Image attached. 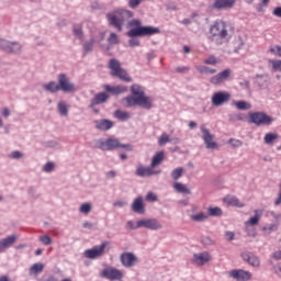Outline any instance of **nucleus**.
Instances as JSON below:
<instances>
[{
    "label": "nucleus",
    "mask_w": 281,
    "mask_h": 281,
    "mask_svg": "<svg viewBox=\"0 0 281 281\" xmlns=\"http://www.w3.org/2000/svg\"><path fill=\"white\" fill-rule=\"evenodd\" d=\"M131 29L127 32V36H130L128 45L130 47H139V41L137 36H155V34H161V30L155 26H142V20H131L128 22Z\"/></svg>",
    "instance_id": "nucleus-1"
},
{
    "label": "nucleus",
    "mask_w": 281,
    "mask_h": 281,
    "mask_svg": "<svg viewBox=\"0 0 281 281\" xmlns=\"http://www.w3.org/2000/svg\"><path fill=\"white\" fill-rule=\"evenodd\" d=\"M209 38L215 43V45H224V43H229L232 38V33H229V26L223 21H215L209 33Z\"/></svg>",
    "instance_id": "nucleus-2"
},
{
    "label": "nucleus",
    "mask_w": 281,
    "mask_h": 281,
    "mask_svg": "<svg viewBox=\"0 0 281 281\" xmlns=\"http://www.w3.org/2000/svg\"><path fill=\"white\" fill-rule=\"evenodd\" d=\"M128 19H133V11L126 9H116L110 13H106V20L109 25L115 27L117 32H122V27Z\"/></svg>",
    "instance_id": "nucleus-3"
},
{
    "label": "nucleus",
    "mask_w": 281,
    "mask_h": 281,
    "mask_svg": "<svg viewBox=\"0 0 281 281\" xmlns=\"http://www.w3.org/2000/svg\"><path fill=\"white\" fill-rule=\"evenodd\" d=\"M109 69L111 76L114 78H120L123 82H132V78L128 76V72H126V69L122 68V64H120V60L112 58L109 60Z\"/></svg>",
    "instance_id": "nucleus-4"
},
{
    "label": "nucleus",
    "mask_w": 281,
    "mask_h": 281,
    "mask_svg": "<svg viewBox=\"0 0 281 281\" xmlns=\"http://www.w3.org/2000/svg\"><path fill=\"white\" fill-rule=\"evenodd\" d=\"M0 49L5 54H13V56H20L23 54V44L16 41L5 40L0 37Z\"/></svg>",
    "instance_id": "nucleus-5"
},
{
    "label": "nucleus",
    "mask_w": 281,
    "mask_h": 281,
    "mask_svg": "<svg viewBox=\"0 0 281 281\" xmlns=\"http://www.w3.org/2000/svg\"><path fill=\"white\" fill-rule=\"evenodd\" d=\"M95 148H99V150H115V148L130 150L131 145L122 144L117 138H108L106 140H95Z\"/></svg>",
    "instance_id": "nucleus-6"
},
{
    "label": "nucleus",
    "mask_w": 281,
    "mask_h": 281,
    "mask_svg": "<svg viewBox=\"0 0 281 281\" xmlns=\"http://www.w3.org/2000/svg\"><path fill=\"white\" fill-rule=\"evenodd\" d=\"M248 122L256 126H270V124H273V117L269 116L265 112H251L248 115Z\"/></svg>",
    "instance_id": "nucleus-7"
},
{
    "label": "nucleus",
    "mask_w": 281,
    "mask_h": 281,
    "mask_svg": "<svg viewBox=\"0 0 281 281\" xmlns=\"http://www.w3.org/2000/svg\"><path fill=\"white\" fill-rule=\"evenodd\" d=\"M57 80L59 85V91H63L64 93H72L76 91V85L69 80V77H67L66 74H59Z\"/></svg>",
    "instance_id": "nucleus-8"
},
{
    "label": "nucleus",
    "mask_w": 281,
    "mask_h": 281,
    "mask_svg": "<svg viewBox=\"0 0 281 281\" xmlns=\"http://www.w3.org/2000/svg\"><path fill=\"white\" fill-rule=\"evenodd\" d=\"M101 278H105V280L117 281L124 278V272L117 268L108 267L101 271Z\"/></svg>",
    "instance_id": "nucleus-9"
},
{
    "label": "nucleus",
    "mask_w": 281,
    "mask_h": 281,
    "mask_svg": "<svg viewBox=\"0 0 281 281\" xmlns=\"http://www.w3.org/2000/svg\"><path fill=\"white\" fill-rule=\"evenodd\" d=\"M104 249H106V243H102L99 246H94L91 249L85 250L83 256L89 260H98V258L104 256Z\"/></svg>",
    "instance_id": "nucleus-10"
},
{
    "label": "nucleus",
    "mask_w": 281,
    "mask_h": 281,
    "mask_svg": "<svg viewBox=\"0 0 281 281\" xmlns=\"http://www.w3.org/2000/svg\"><path fill=\"white\" fill-rule=\"evenodd\" d=\"M200 130L202 133V139L206 148H209V150H214L215 148H218V145L216 144V142H214V135L210 133V130H207L205 124L201 125Z\"/></svg>",
    "instance_id": "nucleus-11"
},
{
    "label": "nucleus",
    "mask_w": 281,
    "mask_h": 281,
    "mask_svg": "<svg viewBox=\"0 0 281 281\" xmlns=\"http://www.w3.org/2000/svg\"><path fill=\"white\" fill-rule=\"evenodd\" d=\"M232 99V94L227 91H217L214 92L211 102L213 106H223V104H227V101Z\"/></svg>",
    "instance_id": "nucleus-12"
},
{
    "label": "nucleus",
    "mask_w": 281,
    "mask_h": 281,
    "mask_svg": "<svg viewBox=\"0 0 281 281\" xmlns=\"http://www.w3.org/2000/svg\"><path fill=\"white\" fill-rule=\"evenodd\" d=\"M120 260H121V265L123 267H125V269H131L139 262V259L133 252H123V254H121Z\"/></svg>",
    "instance_id": "nucleus-13"
},
{
    "label": "nucleus",
    "mask_w": 281,
    "mask_h": 281,
    "mask_svg": "<svg viewBox=\"0 0 281 281\" xmlns=\"http://www.w3.org/2000/svg\"><path fill=\"white\" fill-rule=\"evenodd\" d=\"M138 227H145V229L155 232L157 229H162L164 225H161L157 218H143L138 221Z\"/></svg>",
    "instance_id": "nucleus-14"
},
{
    "label": "nucleus",
    "mask_w": 281,
    "mask_h": 281,
    "mask_svg": "<svg viewBox=\"0 0 281 281\" xmlns=\"http://www.w3.org/2000/svg\"><path fill=\"white\" fill-rule=\"evenodd\" d=\"M229 278H233V280L236 281H249L252 278L251 272L243 270V269H235L228 271Z\"/></svg>",
    "instance_id": "nucleus-15"
},
{
    "label": "nucleus",
    "mask_w": 281,
    "mask_h": 281,
    "mask_svg": "<svg viewBox=\"0 0 281 281\" xmlns=\"http://www.w3.org/2000/svg\"><path fill=\"white\" fill-rule=\"evenodd\" d=\"M135 173H136V177L146 178V177H153V175H160L161 170H155L151 165L150 167L138 165Z\"/></svg>",
    "instance_id": "nucleus-16"
},
{
    "label": "nucleus",
    "mask_w": 281,
    "mask_h": 281,
    "mask_svg": "<svg viewBox=\"0 0 281 281\" xmlns=\"http://www.w3.org/2000/svg\"><path fill=\"white\" fill-rule=\"evenodd\" d=\"M14 243H16V235H9L2 239H0V254H5V251H8V249H10V247H12V245H14Z\"/></svg>",
    "instance_id": "nucleus-17"
},
{
    "label": "nucleus",
    "mask_w": 281,
    "mask_h": 281,
    "mask_svg": "<svg viewBox=\"0 0 281 281\" xmlns=\"http://www.w3.org/2000/svg\"><path fill=\"white\" fill-rule=\"evenodd\" d=\"M212 260V256H210V252L203 251V252H198L193 255V262L198 267H203V265H207Z\"/></svg>",
    "instance_id": "nucleus-18"
},
{
    "label": "nucleus",
    "mask_w": 281,
    "mask_h": 281,
    "mask_svg": "<svg viewBox=\"0 0 281 281\" xmlns=\"http://www.w3.org/2000/svg\"><path fill=\"white\" fill-rule=\"evenodd\" d=\"M241 259L244 262H247L250 265V267H260V258L258 256L254 255V252L244 251L241 252Z\"/></svg>",
    "instance_id": "nucleus-19"
},
{
    "label": "nucleus",
    "mask_w": 281,
    "mask_h": 281,
    "mask_svg": "<svg viewBox=\"0 0 281 281\" xmlns=\"http://www.w3.org/2000/svg\"><path fill=\"white\" fill-rule=\"evenodd\" d=\"M232 76L231 69H224L223 71L218 72L217 75L213 76L210 80L212 85H222V82H225Z\"/></svg>",
    "instance_id": "nucleus-20"
},
{
    "label": "nucleus",
    "mask_w": 281,
    "mask_h": 281,
    "mask_svg": "<svg viewBox=\"0 0 281 281\" xmlns=\"http://www.w3.org/2000/svg\"><path fill=\"white\" fill-rule=\"evenodd\" d=\"M94 127L98 128V131H111V128H113V121L106 119L95 120Z\"/></svg>",
    "instance_id": "nucleus-21"
},
{
    "label": "nucleus",
    "mask_w": 281,
    "mask_h": 281,
    "mask_svg": "<svg viewBox=\"0 0 281 281\" xmlns=\"http://www.w3.org/2000/svg\"><path fill=\"white\" fill-rule=\"evenodd\" d=\"M108 100L109 94H106L105 92H100L95 94L93 99H91L89 108L93 109V106H98V104H104V102H106Z\"/></svg>",
    "instance_id": "nucleus-22"
},
{
    "label": "nucleus",
    "mask_w": 281,
    "mask_h": 281,
    "mask_svg": "<svg viewBox=\"0 0 281 281\" xmlns=\"http://www.w3.org/2000/svg\"><path fill=\"white\" fill-rule=\"evenodd\" d=\"M236 0H215L213 3L214 10H227L228 8H234Z\"/></svg>",
    "instance_id": "nucleus-23"
},
{
    "label": "nucleus",
    "mask_w": 281,
    "mask_h": 281,
    "mask_svg": "<svg viewBox=\"0 0 281 281\" xmlns=\"http://www.w3.org/2000/svg\"><path fill=\"white\" fill-rule=\"evenodd\" d=\"M132 211L136 214H145L146 209L144 207V199L137 196L132 203Z\"/></svg>",
    "instance_id": "nucleus-24"
},
{
    "label": "nucleus",
    "mask_w": 281,
    "mask_h": 281,
    "mask_svg": "<svg viewBox=\"0 0 281 281\" xmlns=\"http://www.w3.org/2000/svg\"><path fill=\"white\" fill-rule=\"evenodd\" d=\"M105 91L112 93L113 95H120L122 93H126V86H109L104 87Z\"/></svg>",
    "instance_id": "nucleus-25"
},
{
    "label": "nucleus",
    "mask_w": 281,
    "mask_h": 281,
    "mask_svg": "<svg viewBox=\"0 0 281 281\" xmlns=\"http://www.w3.org/2000/svg\"><path fill=\"white\" fill-rule=\"evenodd\" d=\"M137 106H142L143 109L150 110L153 109V103L150 102V99L146 97V94H140L138 97Z\"/></svg>",
    "instance_id": "nucleus-26"
},
{
    "label": "nucleus",
    "mask_w": 281,
    "mask_h": 281,
    "mask_svg": "<svg viewBox=\"0 0 281 281\" xmlns=\"http://www.w3.org/2000/svg\"><path fill=\"white\" fill-rule=\"evenodd\" d=\"M173 190L178 192V194H192V191L188 186L181 182H175L172 186Z\"/></svg>",
    "instance_id": "nucleus-27"
},
{
    "label": "nucleus",
    "mask_w": 281,
    "mask_h": 281,
    "mask_svg": "<svg viewBox=\"0 0 281 281\" xmlns=\"http://www.w3.org/2000/svg\"><path fill=\"white\" fill-rule=\"evenodd\" d=\"M227 205H233L234 207H245V204L234 195H228L224 199Z\"/></svg>",
    "instance_id": "nucleus-28"
},
{
    "label": "nucleus",
    "mask_w": 281,
    "mask_h": 281,
    "mask_svg": "<svg viewBox=\"0 0 281 281\" xmlns=\"http://www.w3.org/2000/svg\"><path fill=\"white\" fill-rule=\"evenodd\" d=\"M44 269H45V265H43L42 262H37L31 266L29 273L30 276H38V273H43Z\"/></svg>",
    "instance_id": "nucleus-29"
},
{
    "label": "nucleus",
    "mask_w": 281,
    "mask_h": 281,
    "mask_svg": "<svg viewBox=\"0 0 281 281\" xmlns=\"http://www.w3.org/2000/svg\"><path fill=\"white\" fill-rule=\"evenodd\" d=\"M191 221H194L195 223H204V221H207L209 215L204 212H199L190 216Z\"/></svg>",
    "instance_id": "nucleus-30"
},
{
    "label": "nucleus",
    "mask_w": 281,
    "mask_h": 281,
    "mask_svg": "<svg viewBox=\"0 0 281 281\" xmlns=\"http://www.w3.org/2000/svg\"><path fill=\"white\" fill-rule=\"evenodd\" d=\"M44 89H45V91H49V93H56V92L60 91L59 83H56L55 81L45 83Z\"/></svg>",
    "instance_id": "nucleus-31"
},
{
    "label": "nucleus",
    "mask_w": 281,
    "mask_h": 281,
    "mask_svg": "<svg viewBox=\"0 0 281 281\" xmlns=\"http://www.w3.org/2000/svg\"><path fill=\"white\" fill-rule=\"evenodd\" d=\"M254 216L250 217L247 222L246 225H258V223L260 222V218L262 216V214L260 213V211L255 210L254 211Z\"/></svg>",
    "instance_id": "nucleus-32"
},
{
    "label": "nucleus",
    "mask_w": 281,
    "mask_h": 281,
    "mask_svg": "<svg viewBox=\"0 0 281 281\" xmlns=\"http://www.w3.org/2000/svg\"><path fill=\"white\" fill-rule=\"evenodd\" d=\"M57 111L59 112L60 115L64 117H67L69 115V108H67V103L65 101H60L57 104Z\"/></svg>",
    "instance_id": "nucleus-33"
},
{
    "label": "nucleus",
    "mask_w": 281,
    "mask_h": 281,
    "mask_svg": "<svg viewBox=\"0 0 281 281\" xmlns=\"http://www.w3.org/2000/svg\"><path fill=\"white\" fill-rule=\"evenodd\" d=\"M164 161V151H158L153 158H151V168H156V166H159Z\"/></svg>",
    "instance_id": "nucleus-34"
},
{
    "label": "nucleus",
    "mask_w": 281,
    "mask_h": 281,
    "mask_svg": "<svg viewBox=\"0 0 281 281\" xmlns=\"http://www.w3.org/2000/svg\"><path fill=\"white\" fill-rule=\"evenodd\" d=\"M114 117H116V120H120L121 122H126V120H130L131 114H128V112L126 111L116 110L114 112Z\"/></svg>",
    "instance_id": "nucleus-35"
},
{
    "label": "nucleus",
    "mask_w": 281,
    "mask_h": 281,
    "mask_svg": "<svg viewBox=\"0 0 281 281\" xmlns=\"http://www.w3.org/2000/svg\"><path fill=\"white\" fill-rule=\"evenodd\" d=\"M207 216H223V210L218 206H210L207 207Z\"/></svg>",
    "instance_id": "nucleus-36"
},
{
    "label": "nucleus",
    "mask_w": 281,
    "mask_h": 281,
    "mask_svg": "<svg viewBox=\"0 0 281 281\" xmlns=\"http://www.w3.org/2000/svg\"><path fill=\"white\" fill-rule=\"evenodd\" d=\"M196 70L199 71V74H205L206 76H210L216 72V69L210 68L207 66H198Z\"/></svg>",
    "instance_id": "nucleus-37"
},
{
    "label": "nucleus",
    "mask_w": 281,
    "mask_h": 281,
    "mask_svg": "<svg viewBox=\"0 0 281 281\" xmlns=\"http://www.w3.org/2000/svg\"><path fill=\"white\" fill-rule=\"evenodd\" d=\"M234 104L238 111H249V109H251L250 103L246 101H237Z\"/></svg>",
    "instance_id": "nucleus-38"
},
{
    "label": "nucleus",
    "mask_w": 281,
    "mask_h": 281,
    "mask_svg": "<svg viewBox=\"0 0 281 281\" xmlns=\"http://www.w3.org/2000/svg\"><path fill=\"white\" fill-rule=\"evenodd\" d=\"M183 177V167H178L171 171V178L173 181H179Z\"/></svg>",
    "instance_id": "nucleus-39"
},
{
    "label": "nucleus",
    "mask_w": 281,
    "mask_h": 281,
    "mask_svg": "<svg viewBox=\"0 0 281 281\" xmlns=\"http://www.w3.org/2000/svg\"><path fill=\"white\" fill-rule=\"evenodd\" d=\"M278 139V134L276 133H267L263 137L265 144L271 145L273 142Z\"/></svg>",
    "instance_id": "nucleus-40"
},
{
    "label": "nucleus",
    "mask_w": 281,
    "mask_h": 281,
    "mask_svg": "<svg viewBox=\"0 0 281 281\" xmlns=\"http://www.w3.org/2000/svg\"><path fill=\"white\" fill-rule=\"evenodd\" d=\"M125 106H137V102H138V97H133V95H130V97H126L125 99Z\"/></svg>",
    "instance_id": "nucleus-41"
},
{
    "label": "nucleus",
    "mask_w": 281,
    "mask_h": 281,
    "mask_svg": "<svg viewBox=\"0 0 281 281\" xmlns=\"http://www.w3.org/2000/svg\"><path fill=\"white\" fill-rule=\"evenodd\" d=\"M131 91L133 95H136V97L144 95V88L139 85H133L131 87Z\"/></svg>",
    "instance_id": "nucleus-42"
},
{
    "label": "nucleus",
    "mask_w": 281,
    "mask_h": 281,
    "mask_svg": "<svg viewBox=\"0 0 281 281\" xmlns=\"http://www.w3.org/2000/svg\"><path fill=\"white\" fill-rule=\"evenodd\" d=\"M218 63H221V59L217 58L214 55H210L206 59H204V65H218Z\"/></svg>",
    "instance_id": "nucleus-43"
},
{
    "label": "nucleus",
    "mask_w": 281,
    "mask_h": 281,
    "mask_svg": "<svg viewBox=\"0 0 281 281\" xmlns=\"http://www.w3.org/2000/svg\"><path fill=\"white\" fill-rule=\"evenodd\" d=\"M170 136L167 133H162L158 139L159 146H166V144L170 143Z\"/></svg>",
    "instance_id": "nucleus-44"
},
{
    "label": "nucleus",
    "mask_w": 281,
    "mask_h": 281,
    "mask_svg": "<svg viewBox=\"0 0 281 281\" xmlns=\"http://www.w3.org/2000/svg\"><path fill=\"white\" fill-rule=\"evenodd\" d=\"M54 168H56V164L48 161L43 166L42 170L43 172H54Z\"/></svg>",
    "instance_id": "nucleus-45"
},
{
    "label": "nucleus",
    "mask_w": 281,
    "mask_h": 281,
    "mask_svg": "<svg viewBox=\"0 0 281 281\" xmlns=\"http://www.w3.org/2000/svg\"><path fill=\"white\" fill-rule=\"evenodd\" d=\"M108 43H110V45H117V43H120V37H117V34L111 33Z\"/></svg>",
    "instance_id": "nucleus-46"
},
{
    "label": "nucleus",
    "mask_w": 281,
    "mask_h": 281,
    "mask_svg": "<svg viewBox=\"0 0 281 281\" xmlns=\"http://www.w3.org/2000/svg\"><path fill=\"white\" fill-rule=\"evenodd\" d=\"M79 212L81 214H89V212H91V204L89 203L81 204V206L79 207Z\"/></svg>",
    "instance_id": "nucleus-47"
},
{
    "label": "nucleus",
    "mask_w": 281,
    "mask_h": 281,
    "mask_svg": "<svg viewBox=\"0 0 281 281\" xmlns=\"http://www.w3.org/2000/svg\"><path fill=\"white\" fill-rule=\"evenodd\" d=\"M93 43H94V41L91 40V41L86 42V43L83 44V53H85V54H89V52H91V50L93 49Z\"/></svg>",
    "instance_id": "nucleus-48"
},
{
    "label": "nucleus",
    "mask_w": 281,
    "mask_h": 281,
    "mask_svg": "<svg viewBox=\"0 0 281 281\" xmlns=\"http://www.w3.org/2000/svg\"><path fill=\"white\" fill-rule=\"evenodd\" d=\"M72 32H74L76 38H82V26H80V25H75V26L72 27Z\"/></svg>",
    "instance_id": "nucleus-49"
},
{
    "label": "nucleus",
    "mask_w": 281,
    "mask_h": 281,
    "mask_svg": "<svg viewBox=\"0 0 281 281\" xmlns=\"http://www.w3.org/2000/svg\"><path fill=\"white\" fill-rule=\"evenodd\" d=\"M263 232H268V234H271V232H278V224H270L269 226H263Z\"/></svg>",
    "instance_id": "nucleus-50"
},
{
    "label": "nucleus",
    "mask_w": 281,
    "mask_h": 281,
    "mask_svg": "<svg viewBox=\"0 0 281 281\" xmlns=\"http://www.w3.org/2000/svg\"><path fill=\"white\" fill-rule=\"evenodd\" d=\"M273 71H281V60H270Z\"/></svg>",
    "instance_id": "nucleus-51"
},
{
    "label": "nucleus",
    "mask_w": 281,
    "mask_h": 281,
    "mask_svg": "<svg viewBox=\"0 0 281 281\" xmlns=\"http://www.w3.org/2000/svg\"><path fill=\"white\" fill-rule=\"evenodd\" d=\"M9 157L11 159H23V153L19 151V150H14L12 151Z\"/></svg>",
    "instance_id": "nucleus-52"
},
{
    "label": "nucleus",
    "mask_w": 281,
    "mask_h": 281,
    "mask_svg": "<svg viewBox=\"0 0 281 281\" xmlns=\"http://www.w3.org/2000/svg\"><path fill=\"white\" fill-rule=\"evenodd\" d=\"M228 144H231V146H233V148H240V146H243V142H240L238 139H234V138H231L228 140Z\"/></svg>",
    "instance_id": "nucleus-53"
},
{
    "label": "nucleus",
    "mask_w": 281,
    "mask_h": 281,
    "mask_svg": "<svg viewBox=\"0 0 281 281\" xmlns=\"http://www.w3.org/2000/svg\"><path fill=\"white\" fill-rule=\"evenodd\" d=\"M40 240L42 243V245H49L52 243V237L47 236V235H43L40 237Z\"/></svg>",
    "instance_id": "nucleus-54"
},
{
    "label": "nucleus",
    "mask_w": 281,
    "mask_h": 281,
    "mask_svg": "<svg viewBox=\"0 0 281 281\" xmlns=\"http://www.w3.org/2000/svg\"><path fill=\"white\" fill-rule=\"evenodd\" d=\"M128 229H139V221L135 224L133 221H127L126 223Z\"/></svg>",
    "instance_id": "nucleus-55"
},
{
    "label": "nucleus",
    "mask_w": 281,
    "mask_h": 281,
    "mask_svg": "<svg viewBox=\"0 0 281 281\" xmlns=\"http://www.w3.org/2000/svg\"><path fill=\"white\" fill-rule=\"evenodd\" d=\"M146 201H150L151 203H155V201H157V195L153 192H148L146 195Z\"/></svg>",
    "instance_id": "nucleus-56"
},
{
    "label": "nucleus",
    "mask_w": 281,
    "mask_h": 281,
    "mask_svg": "<svg viewBox=\"0 0 281 281\" xmlns=\"http://www.w3.org/2000/svg\"><path fill=\"white\" fill-rule=\"evenodd\" d=\"M142 3V0H128V5L132 8V10H135Z\"/></svg>",
    "instance_id": "nucleus-57"
},
{
    "label": "nucleus",
    "mask_w": 281,
    "mask_h": 281,
    "mask_svg": "<svg viewBox=\"0 0 281 281\" xmlns=\"http://www.w3.org/2000/svg\"><path fill=\"white\" fill-rule=\"evenodd\" d=\"M270 52H272V54H274L276 56H280L281 57V46H273Z\"/></svg>",
    "instance_id": "nucleus-58"
},
{
    "label": "nucleus",
    "mask_w": 281,
    "mask_h": 281,
    "mask_svg": "<svg viewBox=\"0 0 281 281\" xmlns=\"http://www.w3.org/2000/svg\"><path fill=\"white\" fill-rule=\"evenodd\" d=\"M273 16H277V19H281V7H277L272 10Z\"/></svg>",
    "instance_id": "nucleus-59"
},
{
    "label": "nucleus",
    "mask_w": 281,
    "mask_h": 281,
    "mask_svg": "<svg viewBox=\"0 0 281 281\" xmlns=\"http://www.w3.org/2000/svg\"><path fill=\"white\" fill-rule=\"evenodd\" d=\"M269 216H272V218H274L276 221H278L279 218H281V214L280 213H276L274 211H270L268 212Z\"/></svg>",
    "instance_id": "nucleus-60"
},
{
    "label": "nucleus",
    "mask_w": 281,
    "mask_h": 281,
    "mask_svg": "<svg viewBox=\"0 0 281 281\" xmlns=\"http://www.w3.org/2000/svg\"><path fill=\"white\" fill-rule=\"evenodd\" d=\"M225 236H226L227 240L232 241V240H234L236 234H234V232L227 231V232L225 233Z\"/></svg>",
    "instance_id": "nucleus-61"
},
{
    "label": "nucleus",
    "mask_w": 281,
    "mask_h": 281,
    "mask_svg": "<svg viewBox=\"0 0 281 281\" xmlns=\"http://www.w3.org/2000/svg\"><path fill=\"white\" fill-rule=\"evenodd\" d=\"M46 146H47V148H56V146H58V142L48 140V142H46Z\"/></svg>",
    "instance_id": "nucleus-62"
},
{
    "label": "nucleus",
    "mask_w": 281,
    "mask_h": 281,
    "mask_svg": "<svg viewBox=\"0 0 281 281\" xmlns=\"http://www.w3.org/2000/svg\"><path fill=\"white\" fill-rule=\"evenodd\" d=\"M274 205H281V183L279 186V194H278V198L274 201Z\"/></svg>",
    "instance_id": "nucleus-63"
},
{
    "label": "nucleus",
    "mask_w": 281,
    "mask_h": 281,
    "mask_svg": "<svg viewBox=\"0 0 281 281\" xmlns=\"http://www.w3.org/2000/svg\"><path fill=\"white\" fill-rule=\"evenodd\" d=\"M272 258H274V260H281V250L274 251Z\"/></svg>",
    "instance_id": "nucleus-64"
}]
</instances>
